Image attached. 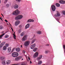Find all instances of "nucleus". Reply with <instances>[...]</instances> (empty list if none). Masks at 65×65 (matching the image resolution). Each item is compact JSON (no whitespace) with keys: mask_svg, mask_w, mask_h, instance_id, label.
<instances>
[{"mask_svg":"<svg viewBox=\"0 0 65 65\" xmlns=\"http://www.w3.org/2000/svg\"><path fill=\"white\" fill-rule=\"evenodd\" d=\"M20 11H19L18 9H17L13 12V15H18V14H19V13H20Z\"/></svg>","mask_w":65,"mask_h":65,"instance_id":"nucleus-1","label":"nucleus"},{"mask_svg":"<svg viewBox=\"0 0 65 65\" xmlns=\"http://www.w3.org/2000/svg\"><path fill=\"white\" fill-rule=\"evenodd\" d=\"M12 56L13 57H16L19 56V54L17 52H13L12 53Z\"/></svg>","mask_w":65,"mask_h":65,"instance_id":"nucleus-2","label":"nucleus"},{"mask_svg":"<svg viewBox=\"0 0 65 65\" xmlns=\"http://www.w3.org/2000/svg\"><path fill=\"white\" fill-rule=\"evenodd\" d=\"M23 16L22 15H19L15 17V20H21Z\"/></svg>","mask_w":65,"mask_h":65,"instance_id":"nucleus-3","label":"nucleus"},{"mask_svg":"<svg viewBox=\"0 0 65 65\" xmlns=\"http://www.w3.org/2000/svg\"><path fill=\"white\" fill-rule=\"evenodd\" d=\"M30 44V41H27L24 42V45L25 46H27L29 45Z\"/></svg>","mask_w":65,"mask_h":65,"instance_id":"nucleus-4","label":"nucleus"},{"mask_svg":"<svg viewBox=\"0 0 65 65\" xmlns=\"http://www.w3.org/2000/svg\"><path fill=\"white\" fill-rule=\"evenodd\" d=\"M27 35H25L23 37L22 39V41H25L26 40H27Z\"/></svg>","mask_w":65,"mask_h":65,"instance_id":"nucleus-5","label":"nucleus"},{"mask_svg":"<svg viewBox=\"0 0 65 65\" xmlns=\"http://www.w3.org/2000/svg\"><path fill=\"white\" fill-rule=\"evenodd\" d=\"M51 8L53 11H55L56 10V7L54 5H53L51 6Z\"/></svg>","mask_w":65,"mask_h":65,"instance_id":"nucleus-6","label":"nucleus"},{"mask_svg":"<svg viewBox=\"0 0 65 65\" xmlns=\"http://www.w3.org/2000/svg\"><path fill=\"white\" fill-rule=\"evenodd\" d=\"M38 56V53L37 52H36L34 54L33 57L34 58H36Z\"/></svg>","mask_w":65,"mask_h":65,"instance_id":"nucleus-7","label":"nucleus"},{"mask_svg":"<svg viewBox=\"0 0 65 65\" xmlns=\"http://www.w3.org/2000/svg\"><path fill=\"white\" fill-rule=\"evenodd\" d=\"M20 23V21L19 20H17L15 23V26H18Z\"/></svg>","mask_w":65,"mask_h":65,"instance_id":"nucleus-8","label":"nucleus"},{"mask_svg":"<svg viewBox=\"0 0 65 65\" xmlns=\"http://www.w3.org/2000/svg\"><path fill=\"white\" fill-rule=\"evenodd\" d=\"M36 46V43H34V44H32L30 46V48L31 49H33L35 46Z\"/></svg>","mask_w":65,"mask_h":65,"instance_id":"nucleus-9","label":"nucleus"},{"mask_svg":"<svg viewBox=\"0 0 65 65\" xmlns=\"http://www.w3.org/2000/svg\"><path fill=\"white\" fill-rule=\"evenodd\" d=\"M22 58V56H18L16 57L15 59L17 61H18L20 60Z\"/></svg>","mask_w":65,"mask_h":65,"instance_id":"nucleus-10","label":"nucleus"},{"mask_svg":"<svg viewBox=\"0 0 65 65\" xmlns=\"http://www.w3.org/2000/svg\"><path fill=\"white\" fill-rule=\"evenodd\" d=\"M5 43V42H3L1 43L0 44V48H1L2 47H3V46L4 45V44Z\"/></svg>","mask_w":65,"mask_h":65,"instance_id":"nucleus-11","label":"nucleus"},{"mask_svg":"<svg viewBox=\"0 0 65 65\" xmlns=\"http://www.w3.org/2000/svg\"><path fill=\"white\" fill-rule=\"evenodd\" d=\"M5 43V42H3L1 43L0 44V48H1L2 47H3V46L4 45V44Z\"/></svg>","mask_w":65,"mask_h":65,"instance_id":"nucleus-12","label":"nucleus"},{"mask_svg":"<svg viewBox=\"0 0 65 65\" xmlns=\"http://www.w3.org/2000/svg\"><path fill=\"white\" fill-rule=\"evenodd\" d=\"M42 58V55H41L39 56V57L37 58V60L38 61L40 60Z\"/></svg>","mask_w":65,"mask_h":65,"instance_id":"nucleus-13","label":"nucleus"},{"mask_svg":"<svg viewBox=\"0 0 65 65\" xmlns=\"http://www.w3.org/2000/svg\"><path fill=\"white\" fill-rule=\"evenodd\" d=\"M57 14L55 15V16L56 17H59L60 16V14L59 13V12L58 11H57Z\"/></svg>","mask_w":65,"mask_h":65,"instance_id":"nucleus-14","label":"nucleus"},{"mask_svg":"<svg viewBox=\"0 0 65 65\" xmlns=\"http://www.w3.org/2000/svg\"><path fill=\"white\" fill-rule=\"evenodd\" d=\"M29 27H30V24L28 23L25 26V29H27V28H29Z\"/></svg>","mask_w":65,"mask_h":65,"instance_id":"nucleus-15","label":"nucleus"},{"mask_svg":"<svg viewBox=\"0 0 65 65\" xmlns=\"http://www.w3.org/2000/svg\"><path fill=\"white\" fill-rule=\"evenodd\" d=\"M14 7L15 9H18V7H19V6L18 5L15 4L14 5Z\"/></svg>","mask_w":65,"mask_h":65,"instance_id":"nucleus-16","label":"nucleus"},{"mask_svg":"<svg viewBox=\"0 0 65 65\" xmlns=\"http://www.w3.org/2000/svg\"><path fill=\"white\" fill-rule=\"evenodd\" d=\"M34 20H31V19H29L27 21V22H34Z\"/></svg>","mask_w":65,"mask_h":65,"instance_id":"nucleus-17","label":"nucleus"},{"mask_svg":"<svg viewBox=\"0 0 65 65\" xmlns=\"http://www.w3.org/2000/svg\"><path fill=\"white\" fill-rule=\"evenodd\" d=\"M59 2L61 4H65V1H60Z\"/></svg>","mask_w":65,"mask_h":65,"instance_id":"nucleus-18","label":"nucleus"},{"mask_svg":"<svg viewBox=\"0 0 65 65\" xmlns=\"http://www.w3.org/2000/svg\"><path fill=\"white\" fill-rule=\"evenodd\" d=\"M16 51L17 52H19L20 51V48H19L18 47L15 49Z\"/></svg>","mask_w":65,"mask_h":65,"instance_id":"nucleus-19","label":"nucleus"},{"mask_svg":"<svg viewBox=\"0 0 65 65\" xmlns=\"http://www.w3.org/2000/svg\"><path fill=\"white\" fill-rule=\"evenodd\" d=\"M7 49V47H6V46H5L3 47V50L4 51H6V50Z\"/></svg>","mask_w":65,"mask_h":65,"instance_id":"nucleus-20","label":"nucleus"},{"mask_svg":"<svg viewBox=\"0 0 65 65\" xmlns=\"http://www.w3.org/2000/svg\"><path fill=\"white\" fill-rule=\"evenodd\" d=\"M25 34V32L23 31L20 34V36H23Z\"/></svg>","mask_w":65,"mask_h":65,"instance_id":"nucleus-21","label":"nucleus"},{"mask_svg":"<svg viewBox=\"0 0 65 65\" xmlns=\"http://www.w3.org/2000/svg\"><path fill=\"white\" fill-rule=\"evenodd\" d=\"M0 59L2 61H3V60H4V59H5V58L4 57H0Z\"/></svg>","mask_w":65,"mask_h":65,"instance_id":"nucleus-22","label":"nucleus"},{"mask_svg":"<svg viewBox=\"0 0 65 65\" xmlns=\"http://www.w3.org/2000/svg\"><path fill=\"white\" fill-rule=\"evenodd\" d=\"M10 63V61L9 60H7L6 61V64H9Z\"/></svg>","mask_w":65,"mask_h":65,"instance_id":"nucleus-23","label":"nucleus"},{"mask_svg":"<svg viewBox=\"0 0 65 65\" xmlns=\"http://www.w3.org/2000/svg\"><path fill=\"white\" fill-rule=\"evenodd\" d=\"M38 48H35L33 50V51L34 52H36Z\"/></svg>","mask_w":65,"mask_h":65,"instance_id":"nucleus-24","label":"nucleus"},{"mask_svg":"<svg viewBox=\"0 0 65 65\" xmlns=\"http://www.w3.org/2000/svg\"><path fill=\"white\" fill-rule=\"evenodd\" d=\"M36 40V39H34L31 42V43L32 44H33V43L35 42V40Z\"/></svg>","mask_w":65,"mask_h":65,"instance_id":"nucleus-25","label":"nucleus"},{"mask_svg":"<svg viewBox=\"0 0 65 65\" xmlns=\"http://www.w3.org/2000/svg\"><path fill=\"white\" fill-rule=\"evenodd\" d=\"M2 63L3 64V65H5L6 64L5 63V61H3L2 62Z\"/></svg>","mask_w":65,"mask_h":65,"instance_id":"nucleus-26","label":"nucleus"},{"mask_svg":"<svg viewBox=\"0 0 65 65\" xmlns=\"http://www.w3.org/2000/svg\"><path fill=\"white\" fill-rule=\"evenodd\" d=\"M11 50V49L9 47L8 48V51L9 52H10Z\"/></svg>","mask_w":65,"mask_h":65,"instance_id":"nucleus-27","label":"nucleus"},{"mask_svg":"<svg viewBox=\"0 0 65 65\" xmlns=\"http://www.w3.org/2000/svg\"><path fill=\"white\" fill-rule=\"evenodd\" d=\"M42 63V61L41 60L39 61L38 62V64L39 65H40Z\"/></svg>","mask_w":65,"mask_h":65,"instance_id":"nucleus-28","label":"nucleus"},{"mask_svg":"<svg viewBox=\"0 0 65 65\" xmlns=\"http://www.w3.org/2000/svg\"><path fill=\"white\" fill-rule=\"evenodd\" d=\"M15 32H14V33L13 34V37L15 39H16V36H15Z\"/></svg>","mask_w":65,"mask_h":65,"instance_id":"nucleus-29","label":"nucleus"},{"mask_svg":"<svg viewBox=\"0 0 65 65\" xmlns=\"http://www.w3.org/2000/svg\"><path fill=\"white\" fill-rule=\"evenodd\" d=\"M41 31H38L37 32V33L39 34H41Z\"/></svg>","mask_w":65,"mask_h":65,"instance_id":"nucleus-30","label":"nucleus"},{"mask_svg":"<svg viewBox=\"0 0 65 65\" xmlns=\"http://www.w3.org/2000/svg\"><path fill=\"white\" fill-rule=\"evenodd\" d=\"M5 35V34H2V35L0 36V38H2V37H3V35Z\"/></svg>","mask_w":65,"mask_h":65,"instance_id":"nucleus-31","label":"nucleus"},{"mask_svg":"<svg viewBox=\"0 0 65 65\" xmlns=\"http://www.w3.org/2000/svg\"><path fill=\"white\" fill-rule=\"evenodd\" d=\"M56 6H57V7H59L60 6V4L58 3H57L56 4Z\"/></svg>","mask_w":65,"mask_h":65,"instance_id":"nucleus-32","label":"nucleus"},{"mask_svg":"<svg viewBox=\"0 0 65 65\" xmlns=\"http://www.w3.org/2000/svg\"><path fill=\"white\" fill-rule=\"evenodd\" d=\"M5 38H8L9 37V36H8V35H6L5 36Z\"/></svg>","mask_w":65,"mask_h":65,"instance_id":"nucleus-33","label":"nucleus"},{"mask_svg":"<svg viewBox=\"0 0 65 65\" xmlns=\"http://www.w3.org/2000/svg\"><path fill=\"white\" fill-rule=\"evenodd\" d=\"M3 27H2V26H0V29H3Z\"/></svg>","mask_w":65,"mask_h":65,"instance_id":"nucleus-34","label":"nucleus"},{"mask_svg":"<svg viewBox=\"0 0 65 65\" xmlns=\"http://www.w3.org/2000/svg\"><path fill=\"white\" fill-rule=\"evenodd\" d=\"M9 5L8 4H7L6 5V6L7 7H9Z\"/></svg>","mask_w":65,"mask_h":65,"instance_id":"nucleus-35","label":"nucleus"},{"mask_svg":"<svg viewBox=\"0 0 65 65\" xmlns=\"http://www.w3.org/2000/svg\"><path fill=\"white\" fill-rule=\"evenodd\" d=\"M7 1H8V0H5V1L4 2V3L6 4V2H7Z\"/></svg>","mask_w":65,"mask_h":65,"instance_id":"nucleus-36","label":"nucleus"},{"mask_svg":"<svg viewBox=\"0 0 65 65\" xmlns=\"http://www.w3.org/2000/svg\"><path fill=\"white\" fill-rule=\"evenodd\" d=\"M63 47L64 49L65 50H64V53H65V45H63Z\"/></svg>","mask_w":65,"mask_h":65,"instance_id":"nucleus-37","label":"nucleus"},{"mask_svg":"<svg viewBox=\"0 0 65 65\" xmlns=\"http://www.w3.org/2000/svg\"><path fill=\"white\" fill-rule=\"evenodd\" d=\"M62 13L63 14L65 15V11H62Z\"/></svg>","mask_w":65,"mask_h":65,"instance_id":"nucleus-38","label":"nucleus"},{"mask_svg":"<svg viewBox=\"0 0 65 65\" xmlns=\"http://www.w3.org/2000/svg\"><path fill=\"white\" fill-rule=\"evenodd\" d=\"M21 30L20 29L18 31L19 33H21Z\"/></svg>","mask_w":65,"mask_h":65,"instance_id":"nucleus-39","label":"nucleus"},{"mask_svg":"<svg viewBox=\"0 0 65 65\" xmlns=\"http://www.w3.org/2000/svg\"><path fill=\"white\" fill-rule=\"evenodd\" d=\"M45 54H47V53H48V51H45Z\"/></svg>","mask_w":65,"mask_h":65,"instance_id":"nucleus-40","label":"nucleus"},{"mask_svg":"<svg viewBox=\"0 0 65 65\" xmlns=\"http://www.w3.org/2000/svg\"><path fill=\"white\" fill-rule=\"evenodd\" d=\"M6 45L7 46H9V44H6Z\"/></svg>","mask_w":65,"mask_h":65,"instance_id":"nucleus-41","label":"nucleus"},{"mask_svg":"<svg viewBox=\"0 0 65 65\" xmlns=\"http://www.w3.org/2000/svg\"><path fill=\"white\" fill-rule=\"evenodd\" d=\"M25 51H23V53H24V54H25Z\"/></svg>","mask_w":65,"mask_h":65,"instance_id":"nucleus-42","label":"nucleus"},{"mask_svg":"<svg viewBox=\"0 0 65 65\" xmlns=\"http://www.w3.org/2000/svg\"><path fill=\"white\" fill-rule=\"evenodd\" d=\"M17 1H18V2H21V0H17Z\"/></svg>","mask_w":65,"mask_h":65,"instance_id":"nucleus-43","label":"nucleus"},{"mask_svg":"<svg viewBox=\"0 0 65 65\" xmlns=\"http://www.w3.org/2000/svg\"><path fill=\"white\" fill-rule=\"evenodd\" d=\"M14 48H13L12 50V51L13 52V51H14Z\"/></svg>","mask_w":65,"mask_h":65,"instance_id":"nucleus-44","label":"nucleus"},{"mask_svg":"<svg viewBox=\"0 0 65 65\" xmlns=\"http://www.w3.org/2000/svg\"><path fill=\"white\" fill-rule=\"evenodd\" d=\"M46 46H49V44H47L46 45Z\"/></svg>","mask_w":65,"mask_h":65,"instance_id":"nucleus-45","label":"nucleus"},{"mask_svg":"<svg viewBox=\"0 0 65 65\" xmlns=\"http://www.w3.org/2000/svg\"><path fill=\"white\" fill-rule=\"evenodd\" d=\"M5 22H8V21H7V20H5Z\"/></svg>","mask_w":65,"mask_h":65,"instance_id":"nucleus-46","label":"nucleus"},{"mask_svg":"<svg viewBox=\"0 0 65 65\" xmlns=\"http://www.w3.org/2000/svg\"><path fill=\"white\" fill-rule=\"evenodd\" d=\"M0 19H1L2 21H3V20H2V19H1V17H0Z\"/></svg>","mask_w":65,"mask_h":65,"instance_id":"nucleus-47","label":"nucleus"},{"mask_svg":"<svg viewBox=\"0 0 65 65\" xmlns=\"http://www.w3.org/2000/svg\"><path fill=\"white\" fill-rule=\"evenodd\" d=\"M30 64H32V62H31V61H30Z\"/></svg>","mask_w":65,"mask_h":65,"instance_id":"nucleus-48","label":"nucleus"},{"mask_svg":"<svg viewBox=\"0 0 65 65\" xmlns=\"http://www.w3.org/2000/svg\"><path fill=\"white\" fill-rule=\"evenodd\" d=\"M4 32V31H3L2 32V34H3V33Z\"/></svg>","mask_w":65,"mask_h":65,"instance_id":"nucleus-49","label":"nucleus"},{"mask_svg":"<svg viewBox=\"0 0 65 65\" xmlns=\"http://www.w3.org/2000/svg\"><path fill=\"white\" fill-rule=\"evenodd\" d=\"M1 14L3 16V17H4V16H3V15L2 14Z\"/></svg>","mask_w":65,"mask_h":65,"instance_id":"nucleus-50","label":"nucleus"},{"mask_svg":"<svg viewBox=\"0 0 65 65\" xmlns=\"http://www.w3.org/2000/svg\"><path fill=\"white\" fill-rule=\"evenodd\" d=\"M28 59L29 60H30V58H29V57H28Z\"/></svg>","mask_w":65,"mask_h":65,"instance_id":"nucleus-51","label":"nucleus"},{"mask_svg":"<svg viewBox=\"0 0 65 65\" xmlns=\"http://www.w3.org/2000/svg\"><path fill=\"white\" fill-rule=\"evenodd\" d=\"M22 45H21V47H22Z\"/></svg>","mask_w":65,"mask_h":65,"instance_id":"nucleus-52","label":"nucleus"},{"mask_svg":"<svg viewBox=\"0 0 65 65\" xmlns=\"http://www.w3.org/2000/svg\"><path fill=\"white\" fill-rule=\"evenodd\" d=\"M1 3V1L0 0V4Z\"/></svg>","mask_w":65,"mask_h":65,"instance_id":"nucleus-53","label":"nucleus"},{"mask_svg":"<svg viewBox=\"0 0 65 65\" xmlns=\"http://www.w3.org/2000/svg\"><path fill=\"white\" fill-rule=\"evenodd\" d=\"M12 31H13V29H12Z\"/></svg>","mask_w":65,"mask_h":65,"instance_id":"nucleus-54","label":"nucleus"},{"mask_svg":"<svg viewBox=\"0 0 65 65\" xmlns=\"http://www.w3.org/2000/svg\"><path fill=\"white\" fill-rule=\"evenodd\" d=\"M57 20V21H58V22H59V21H59V20Z\"/></svg>","mask_w":65,"mask_h":65,"instance_id":"nucleus-55","label":"nucleus"},{"mask_svg":"<svg viewBox=\"0 0 65 65\" xmlns=\"http://www.w3.org/2000/svg\"><path fill=\"white\" fill-rule=\"evenodd\" d=\"M1 43V41L0 40V43Z\"/></svg>","mask_w":65,"mask_h":65,"instance_id":"nucleus-56","label":"nucleus"},{"mask_svg":"<svg viewBox=\"0 0 65 65\" xmlns=\"http://www.w3.org/2000/svg\"><path fill=\"white\" fill-rule=\"evenodd\" d=\"M11 29H12H12H12V28L11 27Z\"/></svg>","mask_w":65,"mask_h":65,"instance_id":"nucleus-57","label":"nucleus"},{"mask_svg":"<svg viewBox=\"0 0 65 65\" xmlns=\"http://www.w3.org/2000/svg\"><path fill=\"white\" fill-rule=\"evenodd\" d=\"M22 60H23V58L22 59Z\"/></svg>","mask_w":65,"mask_h":65,"instance_id":"nucleus-58","label":"nucleus"},{"mask_svg":"<svg viewBox=\"0 0 65 65\" xmlns=\"http://www.w3.org/2000/svg\"><path fill=\"white\" fill-rule=\"evenodd\" d=\"M7 25H8V24H7Z\"/></svg>","mask_w":65,"mask_h":65,"instance_id":"nucleus-59","label":"nucleus"},{"mask_svg":"<svg viewBox=\"0 0 65 65\" xmlns=\"http://www.w3.org/2000/svg\"><path fill=\"white\" fill-rule=\"evenodd\" d=\"M9 24H10V26H11V24H10L9 23Z\"/></svg>","mask_w":65,"mask_h":65,"instance_id":"nucleus-60","label":"nucleus"},{"mask_svg":"<svg viewBox=\"0 0 65 65\" xmlns=\"http://www.w3.org/2000/svg\"><path fill=\"white\" fill-rule=\"evenodd\" d=\"M16 1H18V0H16Z\"/></svg>","mask_w":65,"mask_h":65,"instance_id":"nucleus-61","label":"nucleus"},{"mask_svg":"<svg viewBox=\"0 0 65 65\" xmlns=\"http://www.w3.org/2000/svg\"><path fill=\"white\" fill-rule=\"evenodd\" d=\"M25 57H26V55H25Z\"/></svg>","mask_w":65,"mask_h":65,"instance_id":"nucleus-62","label":"nucleus"}]
</instances>
